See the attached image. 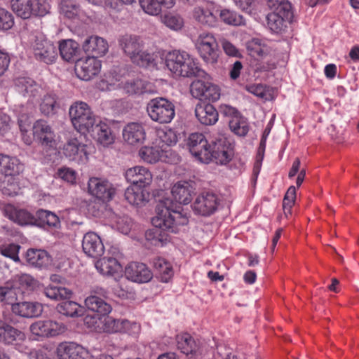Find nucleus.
Returning a JSON list of instances; mask_svg holds the SVG:
<instances>
[{
    "label": "nucleus",
    "mask_w": 359,
    "mask_h": 359,
    "mask_svg": "<svg viewBox=\"0 0 359 359\" xmlns=\"http://www.w3.org/2000/svg\"><path fill=\"white\" fill-rule=\"evenodd\" d=\"M157 215L152 219L155 229L146 232V238L155 246H163L170 241V236L165 231L177 233L178 227L188 224L186 214L181 212V207L166 200L158 204Z\"/></svg>",
    "instance_id": "obj_1"
},
{
    "label": "nucleus",
    "mask_w": 359,
    "mask_h": 359,
    "mask_svg": "<svg viewBox=\"0 0 359 359\" xmlns=\"http://www.w3.org/2000/svg\"><path fill=\"white\" fill-rule=\"evenodd\" d=\"M163 60L166 67L175 76L195 77L204 74L198 60L185 51H170L163 56Z\"/></svg>",
    "instance_id": "obj_2"
},
{
    "label": "nucleus",
    "mask_w": 359,
    "mask_h": 359,
    "mask_svg": "<svg viewBox=\"0 0 359 359\" xmlns=\"http://www.w3.org/2000/svg\"><path fill=\"white\" fill-rule=\"evenodd\" d=\"M69 113L72 125L81 133H90L96 123L95 116L86 102H75L70 107Z\"/></svg>",
    "instance_id": "obj_3"
},
{
    "label": "nucleus",
    "mask_w": 359,
    "mask_h": 359,
    "mask_svg": "<svg viewBox=\"0 0 359 359\" xmlns=\"http://www.w3.org/2000/svg\"><path fill=\"white\" fill-rule=\"evenodd\" d=\"M294 17L291 4L288 1H280L274 11L266 16L267 25L274 33L285 31Z\"/></svg>",
    "instance_id": "obj_4"
},
{
    "label": "nucleus",
    "mask_w": 359,
    "mask_h": 359,
    "mask_svg": "<svg viewBox=\"0 0 359 359\" xmlns=\"http://www.w3.org/2000/svg\"><path fill=\"white\" fill-rule=\"evenodd\" d=\"M12 11L22 19L32 17H43L49 11L46 0H11Z\"/></svg>",
    "instance_id": "obj_5"
},
{
    "label": "nucleus",
    "mask_w": 359,
    "mask_h": 359,
    "mask_svg": "<svg viewBox=\"0 0 359 359\" xmlns=\"http://www.w3.org/2000/svg\"><path fill=\"white\" fill-rule=\"evenodd\" d=\"M195 47L201 58L206 63L215 65L219 57L218 43L213 34L201 33L195 42Z\"/></svg>",
    "instance_id": "obj_6"
},
{
    "label": "nucleus",
    "mask_w": 359,
    "mask_h": 359,
    "mask_svg": "<svg viewBox=\"0 0 359 359\" xmlns=\"http://www.w3.org/2000/svg\"><path fill=\"white\" fill-rule=\"evenodd\" d=\"M147 111L152 121L161 124L170 123L175 116V105L163 97L151 100L147 104Z\"/></svg>",
    "instance_id": "obj_7"
},
{
    "label": "nucleus",
    "mask_w": 359,
    "mask_h": 359,
    "mask_svg": "<svg viewBox=\"0 0 359 359\" xmlns=\"http://www.w3.org/2000/svg\"><path fill=\"white\" fill-rule=\"evenodd\" d=\"M151 183L146 181H133L125 191L126 199L133 205H138L144 201H148L150 196L153 198L163 196L164 190L151 189Z\"/></svg>",
    "instance_id": "obj_8"
},
{
    "label": "nucleus",
    "mask_w": 359,
    "mask_h": 359,
    "mask_svg": "<svg viewBox=\"0 0 359 359\" xmlns=\"http://www.w3.org/2000/svg\"><path fill=\"white\" fill-rule=\"evenodd\" d=\"M222 204L221 197L212 191H205L199 194L191 208L195 214L209 217L215 213Z\"/></svg>",
    "instance_id": "obj_9"
},
{
    "label": "nucleus",
    "mask_w": 359,
    "mask_h": 359,
    "mask_svg": "<svg viewBox=\"0 0 359 359\" xmlns=\"http://www.w3.org/2000/svg\"><path fill=\"white\" fill-rule=\"evenodd\" d=\"M67 330L65 323L52 319L39 320L29 326L32 334L40 338L55 337L64 334Z\"/></svg>",
    "instance_id": "obj_10"
},
{
    "label": "nucleus",
    "mask_w": 359,
    "mask_h": 359,
    "mask_svg": "<svg viewBox=\"0 0 359 359\" xmlns=\"http://www.w3.org/2000/svg\"><path fill=\"white\" fill-rule=\"evenodd\" d=\"M233 156V146L223 135L219 136L209 145V154L207 161H213L217 164L225 165Z\"/></svg>",
    "instance_id": "obj_11"
},
{
    "label": "nucleus",
    "mask_w": 359,
    "mask_h": 359,
    "mask_svg": "<svg viewBox=\"0 0 359 359\" xmlns=\"http://www.w3.org/2000/svg\"><path fill=\"white\" fill-rule=\"evenodd\" d=\"M33 52L37 60L48 65L54 63L57 58V46L43 36L36 37Z\"/></svg>",
    "instance_id": "obj_12"
},
{
    "label": "nucleus",
    "mask_w": 359,
    "mask_h": 359,
    "mask_svg": "<svg viewBox=\"0 0 359 359\" xmlns=\"http://www.w3.org/2000/svg\"><path fill=\"white\" fill-rule=\"evenodd\" d=\"M139 156L149 163H155L159 161L172 163L179 160V156L172 150H165L155 144L142 147L139 151Z\"/></svg>",
    "instance_id": "obj_13"
},
{
    "label": "nucleus",
    "mask_w": 359,
    "mask_h": 359,
    "mask_svg": "<svg viewBox=\"0 0 359 359\" xmlns=\"http://www.w3.org/2000/svg\"><path fill=\"white\" fill-rule=\"evenodd\" d=\"M91 147L81 142L77 138L69 140L63 146L64 155L79 164H86L89 160Z\"/></svg>",
    "instance_id": "obj_14"
},
{
    "label": "nucleus",
    "mask_w": 359,
    "mask_h": 359,
    "mask_svg": "<svg viewBox=\"0 0 359 359\" xmlns=\"http://www.w3.org/2000/svg\"><path fill=\"white\" fill-rule=\"evenodd\" d=\"M101 66L100 60L95 57L88 56L76 60L75 72L80 79L88 81L99 74Z\"/></svg>",
    "instance_id": "obj_15"
},
{
    "label": "nucleus",
    "mask_w": 359,
    "mask_h": 359,
    "mask_svg": "<svg viewBox=\"0 0 359 359\" xmlns=\"http://www.w3.org/2000/svg\"><path fill=\"white\" fill-rule=\"evenodd\" d=\"M191 93L193 97L201 100L215 102L220 97V88L217 85L203 81H195L191 84Z\"/></svg>",
    "instance_id": "obj_16"
},
{
    "label": "nucleus",
    "mask_w": 359,
    "mask_h": 359,
    "mask_svg": "<svg viewBox=\"0 0 359 359\" xmlns=\"http://www.w3.org/2000/svg\"><path fill=\"white\" fill-rule=\"evenodd\" d=\"M194 181H177L172 187L171 188V194L174 199L178 202V203L173 202L169 198L165 200H159L161 203L169 200L174 204L180 205L181 207V212H182V207L181 204H188L190 203L192 198V195L194 194L196 188L193 184Z\"/></svg>",
    "instance_id": "obj_17"
},
{
    "label": "nucleus",
    "mask_w": 359,
    "mask_h": 359,
    "mask_svg": "<svg viewBox=\"0 0 359 359\" xmlns=\"http://www.w3.org/2000/svg\"><path fill=\"white\" fill-rule=\"evenodd\" d=\"M56 354L59 359H93V355L88 349L74 342L60 343Z\"/></svg>",
    "instance_id": "obj_18"
},
{
    "label": "nucleus",
    "mask_w": 359,
    "mask_h": 359,
    "mask_svg": "<svg viewBox=\"0 0 359 359\" xmlns=\"http://www.w3.org/2000/svg\"><path fill=\"white\" fill-rule=\"evenodd\" d=\"M124 272L127 279L137 283H148L153 277V273L149 267L141 262H130L125 267Z\"/></svg>",
    "instance_id": "obj_19"
},
{
    "label": "nucleus",
    "mask_w": 359,
    "mask_h": 359,
    "mask_svg": "<svg viewBox=\"0 0 359 359\" xmlns=\"http://www.w3.org/2000/svg\"><path fill=\"white\" fill-rule=\"evenodd\" d=\"M25 339V332L6 320H0V343L5 345H18Z\"/></svg>",
    "instance_id": "obj_20"
},
{
    "label": "nucleus",
    "mask_w": 359,
    "mask_h": 359,
    "mask_svg": "<svg viewBox=\"0 0 359 359\" xmlns=\"http://www.w3.org/2000/svg\"><path fill=\"white\" fill-rule=\"evenodd\" d=\"M33 137L44 146L53 147L55 133L48 122L43 119L36 121L32 126Z\"/></svg>",
    "instance_id": "obj_21"
},
{
    "label": "nucleus",
    "mask_w": 359,
    "mask_h": 359,
    "mask_svg": "<svg viewBox=\"0 0 359 359\" xmlns=\"http://www.w3.org/2000/svg\"><path fill=\"white\" fill-rule=\"evenodd\" d=\"M214 7L212 4L203 1L196 5L192 11L193 18L198 23L210 27L217 24V16L213 13Z\"/></svg>",
    "instance_id": "obj_22"
},
{
    "label": "nucleus",
    "mask_w": 359,
    "mask_h": 359,
    "mask_svg": "<svg viewBox=\"0 0 359 359\" xmlns=\"http://www.w3.org/2000/svg\"><path fill=\"white\" fill-rule=\"evenodd\" d=\"M189 151L193 156L201 161H207L209 154V145L202 133H195L189 135L187 142Z\"/></svg>",
    "instance_id": "obj_23"
},
{
    "label": "nucleus",
    "mask_w": 359,
    "mask_h": 359,
    "mask_svg": "<svg viewBox=\"0 0 359 359\" xmlns=\"http://www.w3.org/2000/svg\"><path fill=\"white\" fill-rule=\"evenodd\" d=\"M88 192L102 202L112 199L115 189L109 181H88Z\"/></svg>",
    "instance_id": "obj_24"
},
{
    "label": "nucleus",
    "mask_w": 359,
    "mask_h": 359,
    "mask_svg": "<svg viewBox=\"0 0 359 359\" xmlns=\"http://www.w3.org/2000/svg\"><path fill=\"white\" fill-rule=\"evenodd\" d=\"M82 248L85 254L92 257L102 255L104 250L100 237L94 232H88L83 236Z\"/></svg>",
    "instance_id": "obj_25"
},
{
    "label": "nucleus",
    "mask_w": 359,
    "mask_h": 359,
    "mask_svg": "<svg viewBox=\"0 0 359 359\" xmlns=\"http://www.w3.org/2000/svg\"><path fill=\"white\" fill-rule=\"evenodd\" d=\"M12 312L20 317L32 318L41 315L43 306L36 302H15L11 307Z\"/></svg>",
    "instance_id": "obj_26"
},
{
    "label": "nucleus",
    "mask_w": 359,
    "mask_h": 359,
    "mask_svg": "<svg viewBox=\"0 0 359 359\" xmlns=\"http://www.w3.org/2000/svg\"><path fill=\"white\" fill-rule=\"evenodd\" d=\"M123 137L129 144H142L146 138L145 129L140 123H129L123 130Z\"/></svg>",
    "instance_id": "obj_27"
},
{
    "label": "nucleus",
    "mask_w": 359,
    "mask_h": 359,
    "mask_svg": "<svg viewBox=\"0 0 359 359\" xmlns=\"http://www.w3.org/2000/svg\"><path fill=\"white\" fill-rule=\"evenodd\" d=\"M109 46L105 39L97 36H91L86 39L83 43V50L91 57H102L108 51Z\"/></svg>",
    "instance_id": "obj_28"
},
{
    "label": "nucleus",
    "mask_w": 359,
    "mask_h": 359,
    "mask_svg": "<svg viewBox=\"0 0 359 359\" xmlns=\"http://www.w3.org/2000/svg\"><path fill=\"white\" fill-rule=\"evenodd\" d=\"M92 137L101 145L107 147L114 143L115 137L108 124L102 121L95 123L91 128Z\"/></svg>",
    "instance_id": "obj_29"
},
{
    "label": "nucleus",
    "mask_w": 359,
    "mask_h": 359,
    "mask_svg": "<svg viewBox=\"0 0 359 359\" xmlns=\"http://www.w3.org/2000/svg\"><path fill=\"white\" fill-rule=\"evenodd\" d=\"M195 114L200 123L205 126L214 125L218 121V112L211 104H198L195 109Z\"/></svg>",
    "instance_id": "obj_30"
},
{
    "label": "nucleus",
    "mask_w": 359,
    "mask_h": 359,
    "mask_svg": "<svg viewBox=\"0 0 359 359\" xmlns=\"http://www.w3.org/2000/svg\"><path fill=\"white\" fill-rule=\"evenodd\" d=\"M119 44L124 53L133 61L142 49L143 44L139 36L126 34L119 39Z\"/></svg>",
    "instance_id": "obj_31"
},
{
    "label": "nucleus",
    "mask_w": 359,
    "mask_h": 359,
    "mask_svg": "<svg viewBox=\"0 0 359 359\" xmlns=\"http://www.w3.org/2000/svg\"><path fill=\"white\" fill-rule=\"evenodd\" d=\"M177 142V136L175 130L168 128H161L156 130V138L153 144L158 146L165 150H171L170 147Z\"/></svg>",
    "instance_id": "obj_32"
},
{
    "label": "nucleus",
    "mask_w": 359,
    "mask_h": 359,
    "mask_svg": "<svg viewBox=\"0 0 359 359\" xmlns=\"http://www.w3.org/2000/svg\"><path fill=\"white\" fill-rule=\"evenodd\" d=\"M23 165L18 158L0 154V173L14 177L23 170Z\"/></svg>",
    "instance_id": "obj_33"
},
{
    "label": "nucleus",
    "mask_w": 359,
    "mask_h": 359,
    "mask_svg": "<svg viewBox=\"0 0 359 359\" xmlns=\"http://www.w3.org/2000/svg\"><path fill=\"white\" fill-rule=\"evenodd\" d=\"M95 266L100 273L108 276L119 275L123 270L121 262H118L114 259H108L105 257L97 260L95 263Z\"/></svg>",
    "instance_id": "obj_34"
},
{
    "label": "nucleus",
    "mask_w": 359,
    "mask_h": 359,
    "mask_svg": "<svg viewBox=\"0 0 359 359\" xmlns=\"http://www.w3.org/2000/svg\"><path fill=\"white\" fill-rule=\"evenodd\" d=\"M163 56L164 53L161 51L151 54L146 51H142V49H141L132 62L140 67H157L159 60L160 62L163 60Z\"/></svg>",
    "instance_id": "obj_35"
},
{
    "label": "nucleus",
    "mask_w": 359,
    "mask_h": 359,
    "mask_svg": "<svg viewBox=\"0 0 359 359\" xmlns=\"http://www.w3.org/2000/svg\"><path fill=\"white\" fill-rule=\"evenodd\" d=\"M26 259L30 265L40 269L47 267L51 263L50 256L44 250H28Z\"/></svg>",
    "instance_id": "obj_36"
},
{
    "label": "nucleus",
    "mask_w": 359,
    "mask_h": 359,
    "mask_svg": "<svg viewBox=\"0 0 359 359\" xmlns=\"http://www.w3.org/2000/svg\"><path fill=\"white\" fill-rule=\"evenodd\" d=\"M5 215L11 220L22 226L32 224L34 222V217L28 211L11 205L5 208Z\"/></svg>",
    "instance_id": "obj_37"
},
{
    "label": "nucleus",
    "mask_w": 359,
    "mask_h": 359,
    "mask_svg": "<svg viewBox=\"0 0 359 359\" xmlns=\"http://www.w3.org/2000/svg\"><path fill=\"white\" fill-rule=\"evenodd\" d=\"M153 266L161 281L168 283L173 277L174 270L172 265L166 259L161 257L154 258Z\"/></svg>",
    "instance_id": "obj_38"
},
{
    "label": "nucleus",
    "mask_w": 359,
    "mask_h": 359,
    "mask_svg": "<svg viewBox=\"0 0 359 359\" xmlns=\"http://www.w3.org/2000/svg\"><path fill=\"white\" fill-rule=\"evenodd\" d=\"M14 286L21 290L22 293L29 294L38 290L40 287V283L33 276L27 273H22L15 277Z\"/></svg>",
    "instance_id": "obj_39"
},
{
    "label": "nucleus",
    "mask_w": 359,
    "mask_h": 359,
    "mask_svg": "<svg viewBox=\"0 0 359 359\" xmlns=\"http://www.w3.org/2000/svg\"><path fill=\"white\" fill-rule=\"evenodd\" d=\"M85 304L88 309L103 317L108 315L111 311L110 304L95 294L88 297L85 300Z\"/></svg>",
    "instance_id": "obj_40"
},
{
    "label": "nucleus",
    "mask_w": 359,
    "mask_h": 359,
    "mask_svg": "<svg viewBox=\"0 0 359 359\" xmlns=\"http://www.w3.org/2000/svg\"><path fill=\"white\" fill-rule=\"evenodd\" d=\"M16 90L24 96L34 97L36 95L39 86L36 82L28 77H19L15 79Z\"/></svg>",
    "instance_id": "obj_41"
},
{
    "label": "nucleus",
    "mask_w": 359,
    "mask_h": 359,
    "mask_svg": "<svg viewBox=\"0 0 359 359\" xmlns=\"http://www.w3.org/2000/svg\"><path fill=\"white\" fill-rule=\"evenodd\" d=\"M58 48L61 57L65 61L70 62L76 56L79 46L75 41L67 39L60 42Z\"/></svg>",
    "instance_id": "obj_42"
},
{
    "label": "nucleus",
    "mask_w": 359,
    "mask_h": 359,
    "mask_svg": "<svg viewBox=\"0 0 359 359\" xmlns=\"http://www.w3.org/2000/svg\"><path fill=\"white\" fill-rule=\"evenodd\" d=\"M177 346L182 353L187 355L196 352L198 349L195 340L187 333L177 336Z\"/></svg>",
    "instance_id": "obj_43"
},
{
    "label": "nucleus",
    "mask_w": 359,
    "mask_h": 359,
    "mask_svg": "<svg viewBox=\"0 0 359 359\" xmlns=\"http://www.w3.org/2000/svg\"><path fill=\"white\" fill-rule=\"evenodd\" d=\"M45 295L50 299L61 300L69 299L72 296V291L64 287L49 285L44 288Z\"/></svg>",
    "instance_id": "obj_44"
},
{
    "label": "nucleus",
    "mask_w": 359,
    "mask_h": 359,
    "mask_svg": "<svg viewBox=\"0 0 359 359\" xmlns=\"http://www.w3.org/2000/svg\"><path fill=\"white\" fill-rule=\"evenodd\" d=\"M57 311L66 316L76 317L83 314L82 307L75 302L65 301L57 306Z\"/></svg>",
    "instance_id": "obj_45"
},
{
    "label": "nucleus",
    "mask_w": 359,
    "mask_h": 359,
    "mask_svg": "<svg viewBox=\"0 0 359 359\" xmlns=\"http://www.w3.org/2000/svg\"><path fill=\"white\" fill-rule=\"evenodd\" d=\"M36 215L39 224L43 227H57L60 225L59 217L50 211L39 210Z\"/></svg>",
    "instance_id": "obj_46"
},
{
    "label": "nucleus",
    "mask_w": 359,
    "mask_h": 359,
    "mask_svg": "<svg viewBox=\"0 0 359 359\" xmlns=\"http://www.w3.org/2000/svg\"><path fill=\"white\" fill-rule=\"evenodd\" d=\"M221 20L229 25L241 26L245 25V20L241 15L229 9H222L219 13Z\"/></svg>",
    "instance_id": "obj_47"
},
{
    "label": "nucleus",
    "mask_w": 359,
    "mask_h": 359,
    "mask_svg": "<svg viewBox=\"0 0 359 359\" xmlns=\"http://www.w3.org/2000/svg\"><path fill=\"white\" fill-rule=\"evenodd\" d=\"M126 180H151L152 175L148 168L144 166H135L124 172Z\"/></svg>",
    "instance_id": "obj_48"
},
{
    "label": "nucleus",
    "mask_w": 359,
    "mask_h": 359,
    "mask_svg": "<svg viewBox=\"0 0 359 359\" xmlns=\"http://www.w3.org/2000/svg\"><path fill=\"white\" fill-rule=\"evenodd\" d=\"M229 125L231 130L241 137L245 136L249 131V124L247 120L241 115L231 119Z\"/></svg>",
    "instance_id": "obj_49"
},
{
    "label": "nucleus",
    "mask_w": 359,
    "mask_h": 359,
    "mask_svg": "<svg viewBox=\"0 0 359 359\" xmlns=\"http://www.w3.org/2000/svg\"><path fill=\"white\" fill-rule=\"evenodd\" d=\"M296 190L294 186H290L286 191L283 201V210L285 217L292 215V208L296 200Z\"/></svg>",
    "instance_id": "obj_50"
},
{
    "label": "nucleus",
    "mask_w": 359,
    "mask_h": 359,
    "mask_svg": "<svg viewBox=\"0 0 359 359\" xmlns=\"http://www.w3.org/2000/svg\"><path fill=\"white\" fill-rule=\"evenodd\" d=\"M123 330V320L115 319L111 316L103 317L102 331L109 333L121 332Z\"/></svg>",
    "instance_id": "obj_51"
},
{
    "label": "nucleus",
    "mask_w": 359,
    "mask_h": 359,
    "mask_svg": "<svg viewBox=\"0 0 359 359\" xmlns=\"http://www.w3.org/2000/svg\"><path fill=\"white\" fill-rule=\"evenodd\" d=\"M61 13L69 19L75 18L79 13V6L73 0H62L60 4Z\"/></svg>",
    "instance_id": "obj_52"
},
{
    "label": "nucleus",
    "mask_w": 359,
    "mask_h": 359,
    "mask_svg": "<svg viewBox=\"0 0 359 359\" xmlns=\"http://www.w3.org/2000/svg\"><path fill=\"white\" fill-rule=\"evenodd\" d=\"M123 84V88L129 94H141L144 92V82L139 79L127 80Z\"/></svg>",
    "instance_id": "obj_53"
},
{
    "label": "nucleus",
    "mask_w": 359,
    "mask_h": 359,
    "mask_svg": "<svg viewBox=\"0 0 359 359\" xmlns=\"http://www.w3.org/2000/svg\"><path fill=\"white\" fill-rule=\"evenodd\" d=\"M266 138L261 137V140L259 142V145L257 149V154L256 156V161L255 162L252 170V178L253 180H256L258 177V175L260 172L262 163L264 156V152L266 149Z\"/></svg>",
    "instance_id": "obj_54"
},
{
    "label": "nucleus",
    "mask_w": 359,
    "mask_h": 359,
    "mask_svg": "<svg viewBox=\"0 0 359 359\" xmlns=\"http://www.w3.org/2000/svg\"><path fill=\"white\" fill-rule=\"evenodd\" d=\"M56 107V99L54 96L46 95L43 97L40 104V110L46 116H50L55 114Z\"/></svg>",
    "instance_id": "obj_55"
},
{
    "label": "nucleus",
    "mask_w": 359,
    "mask_h": 359,
    "mask_svg": "<svg viewBox=\"0 0 359 359\" xmlns=\"http://www.w3.org/2000/svg\"><path fill=\"white\" fill-rule=\"evenodd\" d=\"M247 48L252 57L263 56L266 50V46L259 39H252L247 44Z\"/></svg>",
    "instance_id": "obj_56"
},
{
    "label": "nucleus",
    "mask_w": 359,
    "mask_h": 359,
    "mask_svg": "<svg viewBox=\"0 0 359 359\" xmlns=\"http://www.w3.org/2000/svg\"><path fill=\"white\" fill-rule=\"evenodd\" d=\"M20 245L14 243L2 245L0 247V253L4 257L11 258L15 262H19Z\"/></svg>",
    "instance_id": "obj_57"
},
{
    "label": "nucleus",
    "mask_w": 359,
    "mask_h": 359,
    "mask_svg": "<svg viewBox=\"0 0 359 359\" xmlns=\"http://www.w3.org/2000/svg\"><path fill=\"white\" fill-rule=\"evenodd\" d=\"M164 25L173 30H180L184 25V20L180 15L168 14L163 18Z\"/></svg>",
    "instance_id": "obj_58"
},
{
    "label": "nucleus",
    "mask_w": 359,
    "mask_h": 359,
    "mask_svg": "<svg viewBox=\"0 0 359 359\" xmlns=\"http://www.w3.org/2000/svg\"><path fill=\"white\" fill-rule=\"evenodd\" d=\"M0 189L3 194L8 196L18 195L20 189L17 181H0Z\"/></svg>",
    "instance_id": "obj_59"
},
{
    "label": "nucleus",
    "mask_w": 359,
    "mask_h": 359,
    "mask_svg": "<svg viewBox=\"0 0 359 359\" xmlns=\"http://www.w3.org/2000/svg\"><path fill=\"white\" fill-rule=\"evenodd\" d=\"M17 294L14 289L6 287H0V302L6 304L11 305L15 304Z\"/></svg>",
    "instance_id": "obj_60"
},
{
    "label": "nucleus",
    "mask_w": 359,
    "mask_h": 359,
    "mask_svg": "<svg viewBox=\"0 0 359 359\" xmlns=\"http://www.w3.org/2000/svg\"><path fill=\"white\" fill-rule=\"evenodd\" d=\"M14 25L13 15L7 10L0 8V29L8 30Z\"/></svg>",
    "instance_id": "obj_61"
},
{
    "label": "nucleus",
    "mask_w": 359,
    "mask_h": 359,
    "mask_svg": "<svg viewBox=\"0 0 359 359\" xmlns=\"http://www.w3.org/2000/svg\"><path fill=\"white\" fill-rule=\"evenodd\" d=\"M140 331L141 326L139 323L123 319V330H121V332L137 337L140 334Z\"/></svg>",
    "instance_id": "obj_62"
},
{
    "label": "nucleus",
    "mask_w": 359,
    "mask_h": 359,
    "mask_svg": "<svg viewBox=\"0 0 359 359\" xmlns=\"http://www.w3.org/2000/svg\"><path fill=\"white\" fill-rule=\"evenodd\" d=\"M84 323L89 328L100 332H102L100 325H103V318H100L98 314L93 316L88 315L84 318Z\"/></svg>",
    "instance_id": "obj_63"
},
{
    "label": "nucleus",
    "mask_w": 359,
    "mask_h": 359,
    "mask_svg": "<svg viewBox=\"0 0 359 359\" xmlns=\"http://www.w3.org/2000/svg\"><path fill=\"white\" fill-rule=\"evenodd\" d=\"M220 43L224 53L227 55L236 57H241V53L238 49L229 40L222 39H221Z\"/></svg>",
    "instance_id": "obj_64"
}]
</instances>
